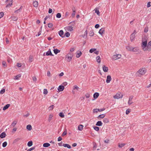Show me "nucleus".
<instances>
[{"instance_id":"nucleus-1","label":"nucleus","mask_w":151,"mask_h":151,"mask_svg":"<svg viewBox=\"0 0 151 151\" xmlns=\"http://www.w3.org/2000/svg\"><path fill=\"white\" fill-rule=\"evenodd\" d=\"M146 69L145 68H142L140 69L136 73L137 76L140 77L141 75H144L146 72Z\"/></svg>"},{"instance_id":"nucleus-2","label":"nucleus","mask_w":151,"mask_h":151,"mask_svg":"<svg viewBox=\"0 0 151 151\" xmlns=\"http://www.w3.org/2000/svg\"><path fill=\"white\" fill-rule=\"evenodd\" d=\"M73 54L72 53L69 52L65 55V60L68 62H70L71 61L72 58L73 57Z\"/></svg>"},{"instance_id":"nucleus-3","label":"nucleus","mask_w":151,"mask_h":151,"mask_svg":"<svg viewBox=\"0 0 151 151\" xmlns=\"http://www.w3.org/2000/svg\"><path fill=\"white\" fill-rule=\"evenodd\" d=\"M121 56V55L120 54L114 55L112 56V59L113 60H117L120 58Z\"/></svg>"},{"instance_id":"nucleus-4","label":"nucleus","mask_w":151,"mask_h":151,"mask_svg":"<svg viewBox=\"0 0 151 151\" xmlns=\"http://www.w3.org/2000/svg\"><path fill=\"white\" fill-rule=\"evenodd\" d=\"M136 34V31L134 30V32L132 33L130 36V39L132 42L134 41L135 38V35Z\"/></svg>"},{"instance_id":"nucleus-5","label":"nucleus","mask_w":151,"mask_h":151,"mask_svg":"<svg viewBox=\"0 0 151 151\" xmlns=\"http://www.w3.org/2000/svg\"><path fill=\"white\" fill-rule=\"evenodd\" d=\"M122 95L121 94L119 93H117L114 96V98L115 99H119L121 98L122 97Z\"/></svg>"},{"instance_id":"nucleus-6","label":"nucleus","mask_w":151,"mask_h":151,"mask_svg":"<svg viewBox=\"0 0 151 151\" xmlns=\"http://www.w3.org/2000/svg\"><path fill=\"white\" fill-rule=\"evenodd\" d=\"M6 2H9V3L6 6V7L7 8L10 7L12 4V0H7L6 1Z\"/></svg>"},{"instance_id":"nucleus-7","label":"nucleus","mask_w":151,"mask_h":151,"mask_svg":"<svg viewBox=\"0 0 151 151\" xmlns=\"http://www.w3.org/2000/svg\"><path fill=\"white\" fill-rule=\"evenodd\" d=\"M134 97L133 96H131L129 97V101H128V104L130 105L132 104L133 103V102L132 101V99Z\"/></svg>"},{"instance_id":"nucleus-8","label":"nucleus","mask_w":151,"mask_h":151,"mask_svg":"<svg viewBox=\"0 0 151 151\" xmlns=\"http://www.w3.org/2000/svg\"><path fill=\"white\" fill-rule=\"evenodd\" d=\"M142 47H143V49L145 51L146 50V49L145 47H146L147 45V42L146 41H145L144 42H142Z\"/></svg>"},{"instance_id":"nucleus-9","label":"nucleus","mask_w":151,"mask_h":151,"mask_svg":"<svg viewBox=\"0 0 151 151\" xmlns=\"http://www.w3.org/2000/svg\"><path fill=\"white\" fill-rule=\"evenodd\" d=\"M65 29L66 30L71 31L73 30V27L72 26H69L66 27L65 28Z\"/></svg>"},{"instance_id":"nucleus-10","label":"nucleus","mask_w":151,"mask_h":151,"mask_svg":"<svg viewBox=\"0 0 151 151\" xmlns=\"http://www.w3.org/2000/svg\"><path fill=\"white\" fill-rule=\"evenodd\" d=\"M147 50L148 51L151 50V41L149 42L147 44Z\"/></svg>"},{"instance_id":"nucleus-11","label":"nucleus","mask_w":151,"mask_h":151,"mask_svg":"<svg viewBox=\"0 0 151 151\" xmlns=\"http://www.w3.org/2000/svg\"><path fill=\"white\" fill-rule=\"evenodd\" d=\"M111 76L110 75H108L107 76V79L106 80V83H109L110 81H111Z\"/></svg>"},{"instance_id":"nucleus-12","label":"nucleus","mask_w":151,"mask_h":151,"mask_svg":"<svg viewBox=\"0 0 151 151\" xmlns=\"http://www.w3.org/2000/svg\"><path fill=\"white\" fill-rule=\"evenodd\" d=\"M64 87L63 86L60 85L58 88V89L59 91H61L63 90Z\"/></svg>"},{"instance_id":"nucleus-13","label":"nucleus","mask_w":151,"mask_h":151,"mask_svg":"<svg viewBox=\"0 0 151 151\" xmlns=\"http://www.w3.org/2000/svg\"><path fill=\"white\" fill-rule=\"evenodd\" d=\"M82 53L81 51H78L77 52L76 54V57L77 58H79L81 55Z\"/></svg>"},{"instance_id":"nucleus-14","label":"nucleus","mask_w":151,"mask_h":151,"mask_svg":"<svg viewBox=\"0 0 151 151\" xmlns=\"http://www.w3.org/2000/svg\"><path fill=\"white\" fill-rule=\"evenodd\" d=\"M46 55L47 56H48V55H51V56H53V55L52 54V52L50 50V49H49V50L47 52H46Z\"/></svg>"},{"instance_id":"nucleus-15","label":"nucleus","mask_w":151,"mask_h":151,"mask_svg":"<svg viewBox=\"0 0 151 151\" xmlns=\"http://www.w3.org/2000/svg\"><path fill=\"white\" fill-rule=\"evenodd\" d=\"M103 70L104 72H106L108 70V68L105 65H104L103 66Z\"/></svg>"},{"instance_id":"nucleus-16","label":"nucleus","mask_w":151,"mask_h":151,"mask_svg":"<svg viewBox=\"0 0 151 151\" xmlns=\"http://www.w3.org/2000/svg\"><path fill=\"white\" fill-rule=\"evenodd\" d=\"M104 32V29L102 28L101 29L99 30V33L100 35H102L103 34Z\"/></svg>"},{"instance_id":"nucleus-17","label":"nucleus","mask_w":151,"mask_h":151,"mask_svg":"<svg viewBox=\"0 0 151 151\" xmlns=\"http://www.w3.org/2000/svg\"><path fill=\"white\" fill-rule=\"evenodd\" d=\"M6 136V134L5 132H3L0 135V137L1 138H3L5 137Z\"/></svg>"},{"instance_id":"nucleus-18","label":"nucleus","mask_w":151,"mask_h":151,"mask_svg":"<svg viewBox=\"0 0 151 151\" xmlns=\"http://www.w3.org/2000/svg\"><path fill=\"white\" fill-rule=\"evenodd\" d=\"M139 50V48L138 47H132V51L134 52H138Z\"/></svg>"},{"instance_id":"nucleus-19","label":"nucleus","mask_w":151,"mask_h":151,"mask_svg":"<svg viewBox=\"0 0 151 151\" xmlns=\"http://www.w3.org/2000/svg\"><path fill=\"white\" fill-rule=\"evenodd\" d=\"M11 18L12 19V20L14 21H17L18 19V18L17 17L15 16H12L11 17Z\"/></svg>"},{"instance_id":"nucleus-20","label":"nucleus","mask_w":151,"mask_h":151,"mask_svg":"<svg viewBox=\"0 0 151 151\" xmlns=\"http://www.w3.org/2000/svg\"><path fill=\"white\" fill-rule=\"evenodd\" d=\"M27 129L29 131H30L32 129V127L30 124H28L26 127Z\"/></svg>"},{"instance_id":"nucleus-21","label":"nucleus","mask_w":151,"mask_h":151,"mask_svg":"<svg viewBox=\"0 0 151 151\" xmlns=\"http://www.w3.org/2000/svg\"><path fill=\"white\" fill-rule=\"evenodd\" d=\"M63 145L64 147H67L69 149H70L71 148V146L68 144H63Z\"/></svg>"},{"instance_id":"nucleus-22","label":"nucleus","mask_w":151,"mask_h":151,"mask_svg":"<svg viewBox=\"0 0 151 151\" xmlns=\"http://www.w3.org/2000/svg\"><path fill=\"white\" fill-rule=\"evenodd\" d=\"M102 123L101 121H98L96 124V125L98 126H101L102 125Z\"/></svg>"},{"instance_id":"nucleus-23","label":"nucleus","mask_w":151,"mask_h":151,"mask_svg":"<svg viewBox=\"0 0 151 151\" xmlns=\"http://www.w3.org/2000/svg\"><path fill=\"white\" fill-rule=\"evenodd\" d=\"M59 35L61 37L63 38L64 37L63 36V32L62 30H60L59 32Z\"/></svg>"},{"instance_id":"nucleus-24","label":"nucleus","mask_w":151,"mask_h":151,"mask_svg":"<svg viewBox=\"0 0 151 151\" xmlns=\"http://www.w3.org/2000/svg\"><path fill=\"white\" fill-rule=\"evenodd\" d=\"M10 106V104H6L3 108V110H5L7 109Z\"/></svg>"},{"instance_id":"nucleus-25","label":"nucleus","mask_w":151,"mask_h":151,"mask_svg":"<svg viewBox=\"0 0 151 151\" xmlns=\"http://www.w3.org/2000/svg\"><path fill=\"white\" fill-rule=\"evenodd\" d=\"M53 51L54 53L56 55L58 53H59L60 52V50L58 49H54L53 50Z\"/></svg>"},{"instance_id":"nucleus-26","label":"nucleus","mask_w":151,"mask_h":151,"mask_svg":"<svg viewBox=\"0 0 151 151\" xmlns=\"http://www.w3.org/2000/svg\"><path fill=\"white\" fill-rule=\"evenodd\" d=\"M96 60L97 62L98 63H100L101 62L100 58L99 56H97L96 58Z\"/></svg>"},{"instance_id":"nucleus-27","label":"nucleus","mask_w":151,"mask_h":151,"mask_svg":"<svg viewBox=\"0 0 151 151\" xmlns=\"http://www.w3.org/2000/svg\"><path fill=\"white\" fill-rule=\"evenodd\" d=\"M99 93H98L96 92L93 94V97L95 99L97 98L99 96Z\"/></svg>"},{"instance_id":"nucleus-28","label":"nucleus","mask_w":151,"mask_h":151,"mask_svg":"<svg viewBox=\"0 0 151 151\" xmlns=\"http://www.w3.org/2000/svg\"><path fill=\"white\" fill-rule=\"evenodd\" d=\"M33 6L35 7H37L38 6V3L37 1H34L33 3Z\"/></svg>"},{"instance_id":"nucleus-29","label":"nucleus","mask_w":151,"mask_h":151,"mask_svg":"<svg viewBox=\"0 0 151 151\" xmlns=\"http://www.w3.org/2000/svg\"><path fill=\"white\" fill-rule=\"evenodd\" d=\"M21 76V75L20 74H19L16 76H15V78H14V80H18Z\"/></svg>"},{"instance_id":"nucleus-30","label":"nucleus","mask_w":151,"mask_h":151,"mask_svg":"<svg viewBox=\"0 0 151 151\" xmlns=\"http://www.w3.org/2000/svg\"><path fill=\"white\" fill-rule=\"evenodd\" d=\"M50 145V144L48 143H45L43 144V147H48Z\"/></svg>"},{"instance_id":"nucleus-31","label":"nucleus","mask_w":151,"mask_h":151,"mask_svg":"<svg viewBox=\"0 0 151 151\" xmlns=\"http://www.w3.org/2000/svg\"><path fill=\"white\" fill-rule=\"evenodd\" d=\"M83 126L82 125H80L78 127V129L79 130L81 131L83 129Z\"/></svg>"},{"instance_id":"nucleus-32","label":"nucleus","mask_w":151,"mask_h":151,"mask_svg":"<svg viewBox=\"0 0 151 151\" xmlns=\"http://www.w3.org/2000/svg\"><path fill=\"white\" fill-rule=\"evenodd\" d=\"M132 47H132L128 46L127 47L126 49H127V50H128L129 51H132Z\"/></svg>"},{"instance_id":"nucleus-33","label":"nucleus","mask_w":151,"mask_h":151,"mask_svg":"<svg viewBox=\"0 0 151 151\" xmlns=\"http://www.w3.org/2000/svg\"><path fill=\"white\" fill-rule=\"evenodd\" d=\"M125 145V143H119L118 146L119 147L122 148Z\"/></svg>"},{"instance_id":"nucleus-34","label":"nucleus","mask_w":151,"mask_h":151,"mask_svg":"<svg viewBox=\"0 0 151 151\" xmlns=\"http://www.w3.org/2000/svg\"><path fill=\"white\" fill-rule=\"evenodd\" d=\"M32 145V142L30 141L28 142L27 143V145L29 147H31Z\"/></svg>"},{"instance_id":"nucleus-35","label":"nucleus","mask_w":151,"mask_h":151,"mask_svg":"<svg viewBox=\"0 0 151 151\" xmlns=\"http://www.w3.org/2000/svg\"><path fill=\"white\" fill-rule=\"evenodd\" d=\"M103 122L105 123H107L109 122V120L107 118H104L103 119Z\"/></svg>"},{"instance_id":"nucleus-36","label":"nucleus","mask_w":151,"mask_h":151,"mask_svg":"<svg viewBox=\"0 0 151 151\" xmlns=\"http://www.w3.org/2000/svg\"><path fill=\"white\" fill-rule=\"evenodd\" d=\"M33 59V57L32 56H30L29 58V60L30 62H31L32 61Z\"/></svg>"},{"instance_id":"nucleus-37","label":"nucleus","mask_w":151,"mask_h":151,"mask_svg":"<svg viewBox=\"0 0 151 151\" xmlns=\"http://www.w3.org/2000/svg\"><path fill=\"white\" fill-rule=\"evenodd\" d=\"M105 116V115L104 114H101V115H100L98 116V118H100L102 119V118H104V117Z\"/></svg>"},{"instance_id":"nucleus-38","label":"nucleus","mask_w":151,"mask_h":151,"mask_svg":"<svg viewBox=\"0 0 151 151\" xmlns=\"http://www.w3.org/2000/svg\"><path fill=\"white\" fill-rule=\"evenodd\" d=\"M96 50V49L95 48H92L90 50L89 52L92 53L93 52H94Z\"/></svg>"},{"instance_id":"nucleus-39","label":"nucleus","mask_w":151,"mask_h":151,"mask_svg":"<svg viewBox=\"0 0 151 151\" xmlns=\"http://www.w3.org/2000/svg\"><path fill=\"white\" fill-rule=\"evenodd\" d=\"M52 117H53V116H52V115L51 114H50L49 115V118L48 119V121L49 122H50L51 121V119L52 118Z\"/></svg>"},{"instance_id":"nucleus-40","label":"nucleus","mask_w":151,"mask_h":151,"mask_svg":"<svg viewBox=\"0 0 151 151\" xmlns=\"http://www.w3.org/2000/svg\"><path fill=\"white\" fill-rule=\"evenodd\" d=\"M17 123V122L15 121H14L11 124V125L13 127H14L16 124Z\"/></svg>"},{"instance_id":"nucleus-41","label":"nucleus","mask_w":151,"mask_h":151,"mask_svg":"<svg viewBox=\"0 0 151 151\" xmlns=\"http://www.w3.org/2000/svg\"><path fill=\"white\" fill-rule=\"evenodd\" d=\"M67 131L66 129H65L64 131L63 132L62 134V136H63L67 134Z\"/></svg>"},{"instance_id":"nucleus-42","label":"nucleus","mask_w":151,"mask_h":151,"mask_svg":"<svg viewBox=\"0 0 151 151\" xmlns=\"http://www.w3.org/2000/svg\"><path fill=\"white\" fill-rule=\"evenodd\" d=\"M59 115L60 117L62 118H63L64 117V115L63 112L60 113L59 114Z\"/></svg>"},{"instance_id":"nucleus-43","label":"nucleus","mask_w":151,"mask_h":151,"mask_svg":"<svg viewBox=\"0 0 151 151\" xmlns=\"http://www.w3.org/2000/svg\"><path fill=\"white\" fill-rule=\"evenodd\" d=\"M48 91L46 89H44L43 90V94L45 95L47 94Z\"/></svg>"},{"instance_id":"nucleus-44","label":"nucleus","mask_w":151,"mask_h":151,"mask_svg":"<svg viewBox=\"0 0 151 151\" xmlns=\"http://www.w3.org/2000/svg\"><path fill=\"white\" fill-rule=\"evenodd\" d=\"M7 145V143L6 142H4L2 144V146L3 147H5Z\"/></svg>"},{"instance_id":"nucleus-45","label":"nucleus","mask_w":151,"mask_h":151,"mask_svg":"<svg viewBox=\"0 0 151 151\" xmlns=\"http://www.w3.org/2000/svg\"><path fill=\"white\" fill-rule=\"evenodd\" d=\"M65 35L66 36V37H68L70 36V34L69 32H67L65 33Z\"/></svg>"},{"instance_id":"nucleus-46","label":"nucleus","mask_w":151,"mask_h":151,"mask_svg":"<svg viewBox=\"0 0 151 151\" xmlns=\"http://www.w3.org/2000/svg\"><path fill=\"white\" fill-rule=\"evenodd\" d=\"M93 129L96 131H98L99 130V128L97 127L94 126Z\"/></svg>"},{"instance_id":"nucleus-47","label":"nucleus","mask_w":151,"mask_h":151,"mask_svg":"<svg viewBox=\"0 0 151 151\" xmlns=\"http://www.w3.org/2000/svg\"><path fill=\"white\" fill-rule=\"evenodd\" d=\"M48 26L49 28H52L53 26V25L51 23H49L48 24Z\"/></svg>"},{"instance_id":"nucleus-48","label":"nucleus","mask_w":151,"mask_h":151,"mask_svg":"<svg viewBox=\"0 0 151 151\" xmlns=\"http://www.w3.org/2000/svg\"><path fill=\"white\" fill-rule=\"evenodd\" d=\"M56 17L58 18H60L61 17V14L60 13H58L56 14Z\"/></svg>"},{"instance_id":"nucleus-49","label":"nucleus","mask_w":151,"mask_h":151,"mask_svg":"<svg viewBox=\"0 0 151 151\" xmlns=\"http://www.w3.org/2000/svg\"><path fill=\"white\" fill-rule=\"evenodd\" d=\"M98 111H99V109H93V112L94 113H97Z\"/></svg>"},{"instance_id":"nucleus-50","label":"nucleus","mask_w":151,"mask_h":151,"mask_svg":"<svg viewBox=\"0 0 151 151\" xmlns=\"http://www.w3.org/2000/svg\"><path fill=\"white\" fill-rule=\"evenodd\" d=\"M130 112V110L129 109H127L126 112V114H128Z\"/></svg>"},{"instance_id":"nucleus-51","label":"nucleus","mask_w":151,"mask_h":151,"mask_svg":"<svg viewBox=\"0 0 151 151\" xmlns=\"http://www.w3.org/2000/svg\"><path fill=\"white\" fill-rule=\"evenodd\" d=\"M21 11V10L20 9H18L17 10L15 11L14 12L16 14H18L19 12H20Z\"/></svg>"},{"instance_id":"nucleus-52","label":"nucleus","mask_w":151,"mask_h":151,"mask_svg":"<svg viewBox=\"0 0 151 151\" xmlns=\"http://www.w3.org/2000/svg\"><path fill=\"white\" fill-rule=\"evenodd\" d=\"M95 12L97 14L99 15L100 14V12L99 10L97 9L95 10Z\"/></svg>"},{"instance_id":"nucleus-53","label":"nucleus","mask_w":151,"mask_h":151,"mask_svg":"<svg viewBox=\"0 0 151 151\" xmlns=\"http://www.w3.org/2000/svg\"><path fill=\"white\" fill-rule=\"evenodd\" d=\"M79 87L78 86H73V89L74 90L75 89H76L77 90H78V89H79Z\"/></svg>"},{"instance_id":"nucleus-54","label":"nucleus","mask_w":151,"mask_h":151,"mask_svg":"<svg viewBox=\"0 0 151 151\" xmlns=\"http://www.w3.org/2000/svg\"><path fill=\"white\" fill-rule=\"evenodd\" d=\"M5 90L4 89H3L1 90L0 91V93L1 94H3L5 92Z\"/></svg>"},{"instance_id":"nucleus-55","label":"nucleus","mask_w":151,"mask_h":151,"mask_svg":"<svg viewBox=\"0 0 151 151\" xmlns=\"http://www.w3.org/2000/svg\"><path fill=\"white\" fill-rule=\"evenodd\" d=\"M35 149V147H33L28 149L27 151H31V150H34Z\"/></svg>"},{"instance_id":"nucleus-56","label":"nucleus","mask_w":151,"mask_h":151,"mask_svg":"<svg viewBox=\"0 0 151 151\" xmlns=\"http://www.w3.org/2000/svg\"><path fill=\"white\" fill-rule=\"evenodd\" d=\"M86 97L87 98H89L90 96V95L89 93H88L86 94L85 95Z\"/></svg>"},{"instance_id":"nucleus-57","label":"nucleus","mask_w":151,"mask_h":151,"mask_svg":"<svg viewBox=\"0 0 151 151\" xmlns=\"http://www.w3.org/2000/svg\"><path fill=\"white\" fill-rule=\"evenodd\" d=\"M89 35L90 36H92L94 35V33L93 31H91L90 32Z\"/></svg>"},{"instance_id":"nucleus-58","label":"nucleus","mask_w":151,"mask_h":151,"mask_svg":"<svg viewBox=\"0 0 151 151\" xmlns=\"http://www.w3.org/2000/svg\"><path fill=\"white\" fill-rule=\"evenodd\" d=\"M97 147V145L96 143L93 144V149L94 150H96Z\"/></svg>"},{"instance_id":"nucleus-59","label":"nucleus","mask_w":151,"mask_h":151,"mask_svg":"<svg viewBox=\"0 0 151 151\" xmlns=\"http://www.w3.org/2000/svg\"><path fill=\"white\" fill-rule=\"evenodd\" d=\"M53 108H54L53 105H51L49 107V110H52V109H53Z\"/></svg>"},{"instance_id":"nucleus-60","label":"nucleus","mask_w":151,"mask_h":151,"mask_svg":"<svg viewBox=\"0 0 151 151\" xmlns=\"http://www.w3.org/2000/svg\"><path fill=\"white\" fill-rule=\"evenodd\" d=\"M21 139L19 138H17L15 139V140H14V142H17L18 141H19V140H20Z\"/></svg>"},{"instance_id":"nucleus-61","label":"nucleus","mask_w":151,"mask_h":151,"mask_svg":"<svg viewBox=\"0 0 151 151\" xmlns=\"http://www.w3.org/2000/svg\"><path fill=\"white\" fill-rule=\"evenodd\" d=\"M76 11H73V13L72 14V16L73 17H74L75 15Z\"/></svg>"},{"instance_id":"nucleus-62","label":"nucleus","mask_w":151,"mask_h":151,"mask_svg":"<svg viewBox=\"0 0 151 151\" xmlns=\"http://www.w3.org/2000/svg\"><path fill=\"white\" fill-rule=\"evenodd\" d=\"M4 15V14L3 12H1L0 13V19Z\"/></svg>"},{"instance_id":"nucleus-63","label":"nucleus","mask_w":151,"mask_h":151,"mask_svg":"<svg viewBox=\"0 0 151 151\" xmlns=\"http://www.w3.org/2000/svg\"><path fill=\"white\" fill-rule=\"evenodd\" d=\"M32 79L34 81H36L37 80V78L35 76H34L32 77Z\"/></svg>"},{"instance_id":"nucleus-64","label":"nucleus","mask_w":151,"mask_h":151,"mask_svg":"<svg viewBox=\"0 0 151 151\" xmlns=\"http://www.w3.org/2000/svg\"><path fill=\"white\" fill-rule=\"evenodd\" d=\"M62 139V138L61 137H59L58 138V141H60Z\"/></svg>"}]
</instances>
